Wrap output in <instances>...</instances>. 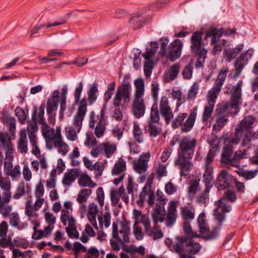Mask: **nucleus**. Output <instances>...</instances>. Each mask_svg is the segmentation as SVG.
Wrapping results in <instances>:
<instances>
[{"mask_svg": "<svg viewBox=\"0 0 258 258\" xmlns=\"http://www.w3.org/2000/svg\"><path fill=\"white\" fill-rule=\"evenodd\" d=\"M197 146L196 139H190L186 137L180 142L177 150L178 158L174 162V165L180 169V175L186 176L193 166L191 160Z\"/></svg>", "mask_w": 258, "mask_h": 258, "instance_id": "obj_1", "label": "nucleus"}, {"mask_svg": "<svg viewBox=\"0 0 258 258\" xmlns=\"http://www.w3.org/2000/svg\"><path fill=\"white\" fill-rule=\"evenodd\" d=\"M112 228L111 237L109 239L110 246L113 251H118L120 249V245L125 246V243L130 242L129 222L126 220L123 221L121 223V229L118 230L117 223L114 222Z\"/></svg>", "mask_w": 258, "mask_h": 258, "instance_id": "obj_2", "label": "nucleus"}, {"mask_svg": "<svg viewBox=\"0 0 258 258\" xmlns=\"http://www.w3.org/2000/svg\"><path fill=\"white\" fill-rule=\"evenodd\" d=\"M177 242L172 246L174 252L177 253L180 258H196L193 255L201 249V245L195 242L191 238L176 236Z\"/></svg>", "mask_w": 258, "mask_h": 258, "instance_id": "obj_3", "label": "nucleus"}, {"mask_svg": "<svg viewBox=\"0 0 258 258\" xmlns=\"http://www.w3.org/2000/svg\"><path fill=\"white\" fill-rule=\"evenodd\" d=\"M136 88L134 99L132 104V111L137 118L143 116L146 111V105L143 96L145 92V84L142 78H138L134 81Z\"/></svg>", "mask_w": 258, "mask_h": 258, "instance_id": "obj_4", "label": "nucleus"}, {"mask_svg": "<svg viewBox=\"0 0 258 258\" xmlns=\"http://www.w3.org/2000/svg\"><path fill=\"white\" fill-rule=\"evenodd\" d=\"M203 35L202 32L196 31L190 37V49L193 56L196 58V69H200L204 66L207 54V50L203 47Z\"/></svg>", "mask_w": 258, "mask_h": 258, "instance_id": "obj_5", "label": "nucleus"}, {"mask_svg": "<svg viewBox=\"0 0 258 258\" xmlns=\"http://www.w3.org/2000/svg\"><path fill=\"white\" fill-rule=\"evenodd\" d=\"M237 199V196L234 191L227 190L219 200L216 202L217 208L214 211V216L218 222L222 223L225 219V213L231 210V206L227 205L225 202H234Z\"/></svg>", "mask_w": 258, "mask_h": 258, "instance_id": "obj_6", "label": "nucleus"}, {"mask_svg": "<svg viewBox=\"0 0 258 258\" xmlns=\"http://www.w3.org/2000/svg\"><path fill=\"white\" fill-rule=\"evenodd\" d=\"M197 111V107L193 108L185 121V119L187 116V113H179L172 122V128L176 129L180 127L181 132L182 133H187L191 131L196 121Z\"/></svg>", "mask_w": 258, "mask_h": 258, "instance_id": "obj_7", "label": "nucleus"}, {"mask_svg": "<svg viewBox=\"0 0 258 258\" xmlns=\"http://www.w3.org/2000/svg\"><path fill=\"white\" fill-rule=\"evenodd\" d=\"M106 110V105L104 104L99 115L97 116V120L95 119V114L93 111L90 112L89 114V126L91 128H95L94 133L98 138L102 137L106 130L105 125L107 123V117L105 116V114Z\"/></svg>", "mask_w": 258, "mask_h": 258, "instance_id": "obj_8", "label": "nucleus"}, {"mask_svg": "<svg viewBox=\"0 0 258 258\" xmlns=\"http://www.w3.org/2000/svg\"><path fill=\"white\" fill-rule=\"evenodd\" d=\"M240 140L237 138V135H234L232 133L228 137L224 138V146L223 148L220 159L221 164L228 167L230 166L231 158L233 156L234 147L238 144Z\"/></svg>", "mask_w": 258, "mask_h": 258, "instance_id": "obj_9", "label": "nucleus"}, {"mask_svg": "<svg viewBox=\"0 0 258 258\" xmlns=\"http://www.w3.org/2000/svg\"><path fill=\"white\" fill-rule=\"evenodd\" d=\"M132 86L130 82L123 81L117 88L113 99L112 104L114 107H123L130 101Z\"/></svg>", "mask_w": 258, "mask_h": 258, "instance_id": "obj_10", "label": "nucleus"}, {"mask_svg": "<svg viewBox=\"0 0 258 258\" xmlns=\"http://www.w3.org/2000/svg\"><path fill=\"white\" fill-rule=\"evenodd\" d=\"M132 86L130 82L123 81L117 88L113 99L112 104L114 107H123L130 101Z\"/></svg>", "mask_w": 258, "mask_h": 258, "instance_id": "obj_11", "label": "nucleus"}, {"mask_svg": "<svg viewBox=\"0 0 258 258\" xmlns=\"http://www.w3.org/2000/svg\"><path fill=\"white\" fill-rule=\"evenodd\" d=\"M257 123L258 121L255 117L252 115H248L241 120L240 124L236 126L234 133H232L237 135V138L240 140L242 137L244 131H246L248 134L253 135L255 132H253L252 128L257 125Z\"/></svg>", "mask_w": 258, "mask_h": 258, "instance_id": "obj_12", "label": "nucleus"}, {"mask_svg": "<svg viewBox=\"0 0 258 258\" xmlns=\"http://www.w3.org/2000/svg\"><path fill=\"white\" fill-rule=\"evenodd\" d=\"M150 46L151 48H147L146 52L142 54V56L145 59L144 71L145 75L147 77H149L151 75L153 68L152 58L157 52L159 48L158 44L156 41H152Z\"/></svg>", "mask_w": 258, "mask_h": 258, "instance_id": "obj_13", "label": "nucleus"}, {"mask_svg": "<svg viewBox=\"0 0 258 258\" xmlns=\"http://www.w3.org/2000/svg\"><path fill=\"white\" fill-rule=\"evenodd\" d=\"M254 53V49L250 48L244 52L242 53L237 58L235 63V73L234 76L238 77L244 68V66L247 64L249 60L251 58Z\"/></svg>", "mask_w": 258, "mask_h": 258, "instance_id": "obj_14", "label": "nucleus"}, {"mask_svg": "<svg viewBox=\"0 0 258 258\" xmlns=\"http://www.w3.org/2000/svg\"><path fill=\"white\" fill-rule=\"evenodd\" d=\"M236 33V29H224L212 28L207 31L205 37L206 38L211 37V43L212 44L216 43L218 39L223 35L231 36L234 35Z\"/></svg>", "mask_w": 258, "mask_h": 258, "instance_id": "obj_15", "label": "nucleus"}, {"mask_svg": "<svg viewBox=\"0 0 258 258\" xmlns=\"http://www.w3.org/2000/svg\"><path fill=\"white\" fill-rule=\"evenodd\" d=\"M87 100L85 98H84L80 101L77 113L73 118V124L77 127L78 132L80 131L82 127V122L87 112Z\"/></svg>", "mask_w": 258, "mask_h": 258, "instance_id": "obj_16", "label": "nucleus"}, {"mask_svg": "<svg viewBox=\"0 0 258 258\" xmlns=\"http://www.w3.org/2000/svg\"><path fill=\"white\" fill-rule=\"evenodd\" d=\"M182 46V42L178 39H175L169 45L165 57L174 61L180 56Z\"/></svg>", "mask_w": 258, "mask_h": 258, "instance_id": "obj_17", "label": "nucleus"}, {"mask_svg": "<svg viewBox=\"0 0 258 258\" xmlns=\"http://www.w3.org/2000/svg\"><path fill=\"white\" fill-rule=\"evenodd\" d=\"M217 96L210 92L208 93V104L204 107L202 117V120L203 122H207L211 119H212V114Z\"/></svg>", "mask_w": 258, "mask_h": 258, "instance_id": "obj_18", "label": "nucleus"}, {"mask_svg": "<svg viewBox=\"0 0 258 258\" xmlns=\"http://www.w3.org/2000/svg\"><path fill=\"white\" fill-rule=\"evenodd\" d=\"M150 157L149 152L142 154L138 160L133 161L134 169L139 174L145 172L147 170L148 163Z\"/></svg>", "mask_w": 258, "mask_h": 258, "instance_id": "obj_19", "label": "nucleus"}, {"mask_svg": "<svg viewBox=\"0 0 258 258\" xmlns=\"http://www.w3.org/2000/svg\"><path fill=\"white\" fill-rule=\"evenodd\" d=\"M159 109L161 116L164 117L166 124H169L173 117L172 110L169 105L168 99L166 96L161 97Z\"/></svg>", "mask_w": 258, "mask_h": 258, "instance_id": "obj_20", "label": "nucleus"}, {"mask_svg": "<svg viewBox=\"0 0 258 258\" xmlns=\"http://www.w3.org/2000/svg\"><path fill=\"white\" fill-rule=\"evenodd\" d=\"M215 152L213 149H210L206 158L204 163V173L203 178L213 179V162L215 156Z\"/></svg>", "mask_w": 258, "mask_h": 258, "instance_id": "obj_21", "label": "nucleus"}, {"mask_svg": "<svg viewBox=\"0 0 258 258\" xmlns=\"http://www.w3.org/2000/svg\"><path fill=\"white\" fill-rule=\"evenodd\" d=\"M42 133L46 141H53L54 142L61 138L60 127H57L55 132L54 130L49 126L47 123L42 125Z\"/></svg>", "mask_w": 258, "mask_h": 258, "instance_id": "obj_22", "label": "nucleus"}, {"mask_svg": "<svg viewBox=\"0 0 258 258\" xmlns=\"http://www.w3.org/2000/svg\"><path fill=\"white\" fill-rule=\"evenodd\" d=\"M229 72V68L227 67H224L220 71L218 78L215 81V84L212 89L209 91L210 93L218 95L221 90L222 86L227 77L228 72Z\"/></svg>", "mask_w": 258, "mask_h": 258, "instance_id": "obj_23", "label": "nucleus"}, {"mask_svg": "<svg viewBox=\"0 0 258 258\" xmlns=\"http://www.w3.org/2000/svg\"><path fill=\"white\" fill-rule=\"evenodd\" d=\"M243 48V44H239L234 48L231 47L229 45H227L224 49V54L227 61L230 62Z\"/></svg>", "mask_w": 258, "mask_h": 258, "instance_id": "obj_24", "label": "nucleus"}, {"mask_svg": "<svg viewBox=\"0 0 258 258\" xmlns=\"http://www.w3.org/2000/svg\"><path fill=\"white\" fill-rule=\"evenodd\" d=\"M213 179L203 178V181L205 183L206 188L204 191L200 195L198 199V202L199 203L207 205L209 199V192L210 189L213 185Z\"/></svg>", "mask_w": 258, "mask_h": 258, "instance_id": "obj_25", "label": "nucleus"}, {"mask_svg": "<svg viewBox=\"0 0 258 258\" xmlns=\"http://www.w3.org/2000/svg\"><path fill=\"white\" fill-rule=\"evenodd\" d=\"M246 152L247 150L245 149L243 150L242 151L239 150L235 152L231 158V161L230 166L234 167L240 169V160L245 158H246Z\"/></svg>", "mask_w": 258, "mask_h": 258, "instance_id": "obj_26", "label": "nucleus"}, {"mask_svg": "<svg viewBox=\"0 0 258 258\" xmlns=\"http://www.w3.org/2000/svg\"><path fill=\"white\" fill-rule=\"evenodd\" d=\"M79 175L80 172L78 169H71L70 171L64 173L62 179V183L66 185H70Z\"/></svg>", "mask_w": 258, "mask_h": 258, "instance_id": "obj_27", "label": "nucleus"}, {"mask_svg": "<svg viewBox=\"0 0 258 258\" xmlns=\"http://www.w3.org/2000/svg\"><path fill=\"white\" fill-rule=\"evenodd\" d=\"M44 107L42 105L39 108H35V110L32 115V118L33 121H35L42 125L43 124L46 123L45 119L44 116Z\"/></svg>", "mask_w": 258, "mask_h": 258, "instance_id": "obj_28", "label": "nucleus"}, {"mask_svg": "<svg viewBox=\"0 0 258 258\" xmlns=\"http://www.w3.org/2000/svg\"><path fill=\"white\" fill-rule=\"evenodd\" d=\"M227 174L228 172L225 170H222L218 174L216 184L221 189L226 188L229 185Z\"/></svg>", "mask_w": 258, "mask_h": 258, "instance_id": "obj_29", "label": "nucleus"}, {"mask_svg": "<svg viewBox=\"0 0 258 258\" xmlns=\"http://www.w3.org/2000/svg\"><path fill=\"white\" fill-rule=\"evenodd\" d=\"M166 211L164 208L159 207V206H155V208L152 214L153 219L155 222V225H157V223L162 222L164 220L163 216L165 214Z\"/></svg>", "mask_w": 258, "mask_h": 258, "instance_id": "obj_30", "label": "nucleus"}, {"mask_svg": "<svg viewBox=\"0 0 258 258\" xmlns=\"http://www.w3.org/2000/svg\"><path fill=\"white\" fill-rule=\"evenodd\" d=\"M156 122L147 121V125L145 127L146 131L152 137H157L161 132V127L156 124Z\"/></svg>", "mask_w": 258, "mask_h": 258, "instance_id": "obj_31", "label": "nucleus"}, {"mask_svg": "<svg viewBox=\"0 0 258 258\" xmlns=\"http://www.w3.org/2000/svg\"><path fill=\"white\" fill-rule=\"evenodd\" d=\"M11 183L10 180L8 177L2 178L0 179V187L4 191L3 193L5 196L12 198L11 191Z\"/></svg>", "mask_w": 258, "mask_h": 258, "instance_id": "obj_32", "label": "nucleus"}, {"mask_svg": "<svg viewBox=\"0 0 258 258\" xmlns=\"http://www.w3.org/2000/svg\"><path fill=\"white\" fill-rule=\"evenodd\" d=\"M181 215L182 218L185 221H190L195 218V213L194 210L188 207H181Z\"/></svg>", "mask_w": 258, "mask_h": 258, "instance_id": "obj_33", "label": "nucleus"}, {"mask_svg": "<svg viewBox=\"0 0 258 258\" xmlns=\"http://www.w3.org/2000/svg\"><path fill=\"white\" fill-rule=\"evenodd\" d=\"M159 120L160 116L157 102H155L151 107L150 118L147 121L158 122Z\"/></svg>", "mask_w": 258, "mask_h": 258, "instance_id": "obj_34", "label": "nucleus"}, {"mask_svg": "<svg viewBox=\"0 0 258 258\" xmlns=\"http://www.w3.org/2000/svg\"><path fill=\"white\" fill-rule=\"evenodd\" d=\"M228 120L226 115H217L216 123L213 125V129L219 131L226 125Z\"/></svg>", "mask_w": 258, "mask_h": 258, "instance_id": "obj_35", "label": "nucleus"}, {"mask_svg": "<svg viewBox=\"0 0 258 258\" xmlns=\"http://www.w3.org/2000/svg\"><path fill=\"white\" fill-rule=\"evenodd\" d=\"M219 223L220 224L222 223L220 222ZM221 226V224H220L219 227H214L211 231H210L209 228H208V231L205 233H203L204 234H205L203 236V238L206 240H210L216 239L218 237L219 234V230Z\"/></svg>", "mask_w": 258, "mask_h": 258, "instance_id": "obj_36", "label": "nucleus"}, {"mask_svg": "<svg viewBox=\"0 0 258 258\" xmlns=\"http://www.w3.org/2000/svg\"><path fill=\"white\" fill-rule=\"evenodd\" d=\"M92 193V190L89 188H84L82 189L79 192L78 198L77 199V202L81 204L87 201V199Z\"/></svg>", "mask_w": 258, "mask_h": 258, "instance_id": "obj_37", "label": "nucleus"}, {"mask_svg": "<svg viewBox=\"0 0 258 258\" xmlns=\"http://www.w3.org/2000/svg\"><path fill=\"white\" fill-rule=\"evenodd\" d=\"M103 150L106 157L109 158L115 151L116 147L114 144L109 143H102Z\"/></svg>", "mask_w": 258, "mask_h": 258, "instance_id": "obj_38", "label": "nucleus"}, {"mask_svg": "<svg viewBox=\"0 0 258 258\" xmlns=\"http://www.w3.org/2000/svg\"><path fill=\"white\" fill-rule=\"evenodd\" d=\"M54 145L55 147H58V152L61 154L62 155H65L68 152V146L62 141V138L55 141Z\"/></svg>", "mask_w": 258, "mask_h": 258, "instance_id": "obj_39", "label": "nucleus"}, {"mask_svg": "<svg viewBox=\"0 0 258 258\" xmlns=\"http://www.w3.org/2000/svg\"><path fill=\"white\" fill-rule=\"evenodd\" d=\"M180 67V65L178 63H176L170 67L168 72V77L170 80H174L177 78L179 73Z\"/></svg>", "mask_w": 258, "mask_h": 258, "instance_id": "obj_40", "label": "nucleus"}, {"mask_svg": "<svg viewBox=\"0 0 258 258\" xmlns=\"http://www.w3.org/2000/svg\"><path fill=\"white\" fill-rule=\"evenodd\" d=\"M98 89L96 84H93L88 92V101L90 105L92 104L97 99V92Z\"/></svg>", "mask_w": 258, "mask_h": 258, "instance_id": "obj_41", "label": "nucleus"}, {"mask_svg": "<svg viewBox=\"0 0 258 258\" xmlns=\"http://www.w3.org/2000/svg\"><path fill=\"white\" fill-rule=\"evenodd\" d=\"M144 22V20L139 15L133 17L130 20V23L132 25L134 29L141 28Z\"/></svg>", "mask_w": 258, "mask_h": 258, "instance_id": "obj_42", "label": "nucleus"}, {"mask_svg": "<svg viewBox=\"0 0 258 258\" xmlns=\"http://www.w3.org/2000/svg\"><path fill=\"white\" fill-rule=\"evenodd\" d=\"M133 134L134 137L137 142L139 143H142L143 141L142 131L140 128L138 124L135 122L134 124Z\"/></svg>", "mask_w": 258, "mask_h": 258, "instance_id": "obj_43", "label": "nucleus"}, {"mask_svg": "<svg viewBox=\"0 0 258 258\" xmlns=\"http://www.w3.org/2000/svg\"><path fill=\"white\" fill-rule=\"evenodd\" d=\"M199 226L201 233H205L208 231V226L206 222L205 215L203 213H201L198 219Z\"/></svg>", "mask_w": 258, "mask_h": 258, "instance_id": "obj_44", "label": "nucleus"}, {"mask_svg": "<svg viewBox=\"0 0 258 258\" xmlns=\"http://www.w3.org/2000/svg\"><path fill=\"white\" fill-rule=\"evenodd\" d=\"M159 41L161 42L159 54L161 57H163L166 55V52L168 50L167 45L169 43V40L167 37H162L160 39Z\"/></svg>", "mask_w": 258, "mask_h": 258, "instance_id": "obj_45", "label": "nucleus"}, {"mask_svg": "<svg viewBox=\"0 0 258 258\" xmlns=\"http://www.w3.org/2000/svg\"><path fill=\"white\" fill-rule=\"evenodd\" d=\"M242 85V81L239 80L236 85L233 86L231 90L232 92L231 96L237 98H241Z\"/></svg>", "mask_w": 258, "mask_h": 258, "instance_id": "obj_46", "label": "nucleus"}, {"mask_svg": "<svg viewBox=\"0 0 258 258\" xmlns=\"http://www.w3.org/2000/svg\"><path fill=\"white\" fill-rule=\"evenodd\" d=\"M58 102V100H54V99H48L47 102V113H50L53 111H56L57 109Z\"/></svg>", "mask_w": 258, "mask_h": 258, "instance_id": "obj_47", "label": "nucleus"}, {"mask_svg": "<svg viewBox=\"0 0 258 258\" xmlns=\"http://www.w3.org/2000/svg\"><path fill=\"white\" fill-rule=\"evenodd\" d=\"M189 222L190 221H184L183 222V228L184 232L187 236L190 237L189 238L196 237H197V234L196 233L192 231Z\"/></svg>", "mask_w": 258, "mask_h": 258, "instance_id": "obj_48", "label": "nucleus"}, {"mask_svg": "<svg viewBox=\"0 0 258 258\" xmlns=\"http://www.w3.org/2000/svg\"><path fill=\"white\" fill-rule=\"evenodd\" d=\"M125 169V162L124 161L121 162H118L114 166V167L112 170L113 174L117 175L124 171Z\"/></svg>", "mask_w": 258, "mask_h": 258, "instance_id": "obj_49", "label": "nucleus"}, {"mask_svg": "<svg viewBox=\"0 0 258 258\" xmlns=\"http://www.w3.org/2000/svg\"><path fill=\"white\" fill-rule=\"evenodd\" d=\"M138 221H135L133 227V233L136 239L140 240L143 239L144 234L142 232L141 228L138 226Z\"/></svg>", "mask_w": 258, "mask_h": 258, "instance_id": "obj_50", "label": "nucleus"}, {"mask_svg": "<svg viewBox=\"0 0 258 258\" xmlns=\"http://www.w3.org/2000/svg\"><path fill=\"white\" fill-rule=\"evenodd\" d=\"M172 97L178 100L176 106H179L181 103L185 102V98L182 96V92L180 90H173L171 93Z\"/></svg>", "mask_w": 258, "mask_h": 258, "instance_id": "obj_51", "label": "nucleus"}, {"mask_svg": "<svg viewBox=\"0 0 258 258\" xmlns=\"http://www.w3.org/2000/svg\"><path fill=\"white\" fill-rule=\"evenodd\" d=\"M15 111L16 115L17 116L20 122L22 124L25 123L27 117L25 111L19 107H17Z\"/></svg>", "mask_w": 258, "mask_h": 258, "instance_id": "obj_52", "label": "nucleus"}, {"mask_svg": "<svg viewBox=\"0 0 258 258\" xmlns=\"http://www.w3.org/2000/svg\"><path fill=\"white\" fill-rule=\"evenodd\" d=\"M148 191H149V189H147V187H144L142 191L140 192L139 195V199L137 201V203L139 207H143Z\"/></svg>", "mask_w": 258, "mask_h": 258, "instance_id": "obj_53", "label": "nucleus"}, {"mask_svg": "<svg viewBox=\"0 0 258 258\" xmlns=\"http://www.w3.org/2000/svg\"><path fill=\"white\" fill-rule=\"evenodd\" d=\"M0 141L4 147H7L9 150H12L13 145L11 139L3 133L0 134Z\"/></svg>", "mask_w": 258, "mask_h": 258, "instance_id": "obj_54", "label": "nucleus"}, {"mask_svg": "<svg viewBox=\"0 0 258 258\" xmlns=\"http://www.w3.org/2000/svg\"><path fill=\"white\" fill-rule=\"evenodd\" d=\"M25 194V184L24 182H21L19 184L16 189V192L13 196L15 200L19 199Z\"/></svg>", "mask_w": 258, "mask_h": 258, "instance_id": "obj_55", "label": "nucleus"}, {"mask_svg": "<svg viewBox=\"0 0 258 258\" xmlns=\"http://www.w3.org/2000/svg\"><path fill=\"white\" fill-rule=\"evenodd\" d=\"M25 209V214L29 217V219H35L36 218L37 215L36 213H34L33 207L31 205L30 202H27Z\"/></svg>", "mask_w": 258, "mask_h": 258, "instance_id": "obj_56", "label": "nucleus"}, {"mask_svg": "<svg viewBox=\"0 0 258 258\" xmlns=\"http://www.w3.org/2000/svg\"><path fill=\"white\" fill-rule=\"evenodd\" d=\"M111 216L109 213H105L103 218L101 217H98L99 223L100 226H102L104 222L105 227H108L110 224Z\"/></svg>", "mask_w": 258, "mask_h": 258, "instance_id": "obj_57", "label": "nucleus"}, {"mask_svg": "<svg viewBox=\"0 0 258 258\" xmlns=\"http://www.w3.org/2000/svg\"><path fill=\"white\" fill-rule=\"evenodd\" d=\"M193 67L191 64L186 66L182 72L183 77L185 79H189L192 75Z\"/></svg>", "mask_w": 258, "mask_h": 258, "instance_id": "obj_58", "label": "nucleus"}, {"mask_svg": "<svg viewBox=\"0 0 258 258\" xmlns=\"http://www.w3.org/2000/svg\"><path fill=\"white\" fill-rule=\"evenodd\" d=\"M96 200L101 207L104 206V193L102 187H99L96 190Z\"/></svg>", "mask_w": 258, "mask_h": 258, "instance_id": "obj_59", "label": "nucleus"}, {"mask_svg": "<svg viewBox=\"0 0 258 258\" xmlns=\"http://www.w3.org/2000/svg\"><path fill=\"white\" fill-rule=\"evenodd\" d=\"M199 89V86L197 82H195L190 88L187 97L189 99H191L196 97Z\"/></svg>", "mask_w": 258, "mask_h": 258, "instance_id": "obj_60", "label": "nucleus"}, {"mask_svg": "<svg viewBox=\"0 0 258 258\" xmlns=\"http://www.w3.org/2000/svg\"><path fill=\"white\" fill-rule=\"evenodd\" d=\"M12 205L4 204L3 208L1 210L0 213L2 214L3 217L7 218L11 215L12 211Z\"/></svg>", "mask_w": 258, "mask_h": 258, "instance_id": "obj_61", "label": "nucleus"}, {"mask_svg": "<svg viewBox=\"0 0 258 258\" xmlns=\"http://www.w3.org/2000/svg\"><path fill=\"white\" fill-rule=\"evenodd\" d=\"M151 87L152 98L156 102H157L158 100V94L159 90L158 84L157 83L154 82L152 83Z\"/></svg>", "mask_w": 258, "mask_h": 258, "instance_id": "obj_62", "label": "nucleus"}, {"mask_svg": "<svg viewBox=\"0 0 258 258\" xmlns=\"http://www.w3.org/2000/svg\"><path fill=\"white\" fill-rule=\"evenodd\" d=\"M252 134H249L248 133L245 134L242 139L241 146L242 147H247L248 148H250V142L251 141V136Z\"/></svg>", "mask_w": 258, "mask_h": 258, "instance_id": "obj_63", "label": "nucleus"}, {"mask_svg": "<svg viewBox=\"0 0 258 258\" xmlns=\"http://www.w3.org/2000/svg\"><path fill=\"white\" fill-rule=\"evenodd\" d=\"M91 181V178L87 175L81 176L79 180L78 183L81 187H86L88 185L89 182Z\"/></svg>", "mask_w": 258, "mask_h": 258, "instance_id": "obj_64", "label": "nucleus"}]
</instances>
